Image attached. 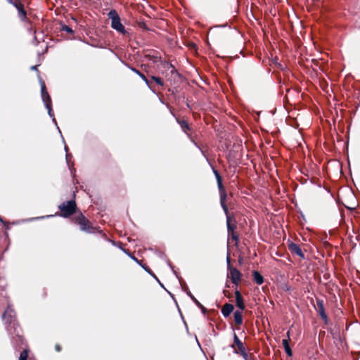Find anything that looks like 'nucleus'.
I'll return each instance as SVG.
<instances>
[{"label":"nucleus","mask_w":360,"mask_h":360,"mask_svg":"<svg viewBox=\"0 0 360 360\" xmlns=\"http://www.w3.org/2000/svg\"><path fill=\"white\" fill-rule=\"evenodd\" d=\"M6 324H8L7 331L11 338L13 347L15 349L22 348L25 345L24 338L21 328L19 326L16 319L14 309L8 305L2 315Z\"/></svg>","instance_id":"obj_1"},{"label":"nucleus","mask_w":360,"mask_h":360,"mask_svg":"<svg viewBox=\"0 0 360 360\" xmlns=\"http://www.w3.org/2000/svg\"><path fill=\"white\" fill-rule=\"evenodd\" d=\"M39 83H40V86H41V95L42 101L44 103L46 108L48 110L49 115L52 118L53 122H54L55 124L57 126L56 120L54 117V114H53V110H52L51 97H50L48 91H46V87L44 82L39 77Z\"/></svg>","instance_id":"obj_2"},{"label":"nucleus","mask_w":360,"mask_h":360,"mask_svg":"<svg viewBox=\"0 0 360 360\" xmlns=\"http://www.w3.org/2000/svg\"><path fill=\"white\" fill-rule=\"evenodd\" d=\"M109 19L111 20V27L116 30L118 33L123 35L129 34V32L125 29L124 26L122 24L120 18L115 9H112L108 13Z\"/></svg>","instance_id":"obj_3"},{"label":"nucleus","mask_w":360,"mask_h":360,"mask_svg":"<svg viewBox=\"0 0 360 360\" xmlns=\"http://www.w3.org/2000/svg\"><path fill=\"white\" fill-rule=\"evenodd\" d=\"M58 209L60 210V213L58 215L67 218L72 215L76 212L77 205L74 200H70L61 203L58 206Z\"/></svg>","instance_id":"obj_4"},{"label":"nucleus","mask_w":360,"mask_h":360,"mask_svg":"<svg viewBox=\"0 0 360 360\" xmlns=\"http://www.w3.org/2000/svg\"><path fill=\"white\" fill-rule=\"evenodd\" d=\"M75 223L79 226L82 231L88 233H94L96 231V228L91 224L90 221L81 212L75 217Z\"/></svg>","instance_id":"obj_5"},{"label":"nucleus","mask_w":360,"mask_h":360,"mask_svg":"<svg viewBox=\"0 0 360 360\" xmlns=\"http://www.w3.org/2000/svg\"><path fill=\"white\" fill-rule=\"evenodd\" d=\"M6 1L13 5L18 12V17L22 21H25L27 19V12L25 10L24 4L20 0H6Z\"/></svg>","instance_id":"obj_6"},{"label":"nucleus","mask_w":360,"mask_h":360,"mask_svg":"<svg viewBox=\"0 0 360 360\" xmlns=\"http://www.w3.org/2000/svg\"><path fill=\"white\" fill-rule=\"evenodd\" d=\"M217 186H218L219 195H220L221 206L224 212H227V205H226V200L227 195H226V191H225L224 187L222 184V179L217 181Z\"/></svg>","instance_id":"obj_7"},{"label":"nucleus","mask_w":360,"mask_h":360,"mask_svg":"<svg viewBox=\"0 0 360 360\" xmlns=\"http://www.w3.org/2000/svg\"><path fill=\"white\" fill-rule=\"evenodd\" d=\"M316 310L317 313L319 314L321 318L325 321L326 323H328V316L327 314L325 312L324 309V303L323 300L321 299H316Z\"/></svg>","instance_id":"obj_8"},{"label":"nucleus","mask_w":360,"mask_h":360,"mask_svg":"<svg viewBox=\"0 0 360 360\" xmlns=\"http://www.w3.org/2000/svg\"><path fill=\"white\" fill-rule=\"evenodd\" d=\"M229 271L232 283L238 285L240 281L241 273L235 267H229Z\"/></svg>","instance_id":"obj_9"},{"label":"nucleus","mask_w":360,"mask_h":360,"mask_svg":"<svg viewBox=\"0 0 360 360\" xmlns=\"http://www.w3.org/2000/svg\"><path fill=\"white\" fill-rule=\"evenodd\" d=\"M288 249L290 250V251L291 252L296 254L297 256L300 257L301 258H302V259L304 258V255L302 249L297 244L294 243H290L288 245Z\"/></svg>","instance_id":"obj_10"},{"label":"nucleus","mask_w":360,"mask_h":360,"mask_svg":"<svg viewBox=\"0 0 360 360\" xmlns=\"http://www.w3.org/2000/svg\"><path fill=\"white\" fill-rule=\"evenodd\" d=\"M224 213L226 217V225H227L228 236H230L231 232H234V229L236 228V225L231 224V223L232 218L229 214L228 209H227V212H224Z\"/></svg>","instance_id":"obj_11"},{"label":"nucleus","mask_w":360,"mask_h":360,"mask_svg":"<svg viewBox=\"0 0 360 360\" xmlns=\"http://www.w3.org/2000/svg\"><path fill=\"white\" fill-rule=\"evenodd\" d=\"M236 295V305L240 310L245 309V304L243 302V297L240 294V292L236 290L235 292Z\"/></svg>","instance_id":"obj_12"},{"label":"nucleus","mask_w":360,"mask_h":360,"mask_svg":"<svg viewBox=\"0 0 360 360\" xmlns=\"http://www.w3.org/2000/svg\"><path fill=\"white\" fill-rule=\"evenodd\" d=\"M233 345H236V349H238V352H241L243 350L246 349L243 342L239 339V338L235 333H233Z\"/></svg>","instance_id":"obj_13"},{"label":"nucleus","mask_w":360,"mask_h":360,"mask_svg":"<svg viewBox=\"0 0 360 360\" xmlns=\"http://www.w3.org/2000/svg\"><path fill=\"white\" fill-rule=\"evenodd\" d=\"M158 255L160 258H161L162 259L165 260L167 265L169 266V268L172 270L174 274L177 277H178V275H177V273L176 271L174 269V266L172 264L171 262L169 261V259L167 258V257L166 256V255L162 252H158Z\"/></svg>","instance_id":"obj_14"},{"label":"nucleus","mask_w":360,"mask_h":360,"mask_svg":"<svg viewBox=\"0 0 360 360\" xmlns=\"http://www.w3.org/2000/svg\"><path fill=\"white\" fill-rule=\"evenodd\" d=\"M233 305L229 303H226L224 305L221 313L224 317H228L231 313L233 311Z\"/></svg>","instance_id":"obj_15"},{"label":"nucleus","mask_w":360,"mask_h":360,"mask_svg":"<svg viewBox=\"0 0 360 360\" xmlns=\"http://www.w3.org/2000/svg\"><path fill=\"white\" fill-rule=\"evenodd\" d=\"M130 70L135 72L136 75H138V76H139L143 81H144V82L146 83V84L150 89V82L148 81V79H147V77L143 74L141 73L139 70H138L137 69H136L135 68H133V67H129Z\"/></svg>","instance_id":"obj_16"},{"label":"nucleus","mask_w":360,"mask_h":360,"mask_svg":"<svg viewBox=\"0 0 360 360\" xmlns=\"http://www.w3.org/2000/svg\"><path fill=\"white\" fill-rule=\"evenodd\" d=\"M253 280L257 285H262L264 283L263 276L257 271L252 273Z\"/></svg>","instance_id":"obj_17"},{"label":"nucleus","mask_w":360,"mask_h":360,"mask_svg":"<svg viewBox=\"0 0 360 360\" xmlns=\"http://www.w3.org/2000/svg\"><path fill=\"white\" fill-rule=\"evenodd\" d=\"M282 344L284 347L285 352L288 356H292V351L290 347L288 340H283Z\"/></svg>","instance_id":"obj_18"},{"label":"nucleus","mask_w":360,"mask_h":360,"mask_svg":"<svg viewBox=\"0 0 360 360\" xmlns=\"http://www.w3.org/2000/svg\"><path fill=\"white\" fill-rule=\"evenodd\" d=\"M231 347L233 349L234 354H240L243 358L244 360H249L248 354L246 352V349L243 350L241 352H238V349H236V347L233 345H231Z\"/></svg>","instance_id":"obj_19"},{"label":"nucleus","mask_w":360,"mask_h":360,"mask_svg":"<svg viewBox=\"0 0 360 360\" xmlns=\"http://www.w3.org/2000/svg\"><path fill=\"white\" fill-rule=\"evenodd\" d=\"M142 268L147 271L150 275L152 276V278H154L160 284V285L162 288H164V285L160 281V280L158 278V277L155 276V274L151 271V269L146 265V266H142Z\"/></svg>","instance_id":"obj_20"},{"label":"nucleus","mask_w":360,"mask_h":360,"mask_svg":"<svg viewBox=\"0 0 360 360\" xmlns=\"http://www.w3.org/2000/svg\"><path fill=\"white\" fill-rule=\"evenodd\" d=\"M184 292L188 295V296L190 297V298L192 300V301L197 305V306H201L200 302L194 297V295L191 292V291L188 290V287L186 286L184 288Z\"/></svg>","instance_id":"obj_21"},{"label":"nucleus","mask_w":360,"mask_h":360,"mask_svg":"<svg viewBox=\"0 0 360 360\" xmlns=\"http://www.w3.org/2000/svg\"><path fill=\"white\" fill-rule=\"evenodd\" d=\"M234 320L236 324L240 325L243 323V316L240 311H236L233 314Z\"/></svg>","instance_id":"obj_22"},{"label":"nucleus","mask_w":360,"mask_h":360,"mask_svg":"<svg viewBox=\"0 0 360 360\" xmlns=\"http://www.w3.org/2000/svg\"><path fill=\"white\" fill-rule=\"evenodd\" d=\"M178 123L180 124L181 129L186 133L187 130L189 129V126L186 121L177 120Z\"/></svg>","instance_id":"obj_23"},{"label":"nucleus","mask_w":360,"mask_h":360,"mask_svg":"<svg viewBox=\"0 0 360 360\" xmlns=\"http://www.w3.org/2000/svg\"><path fill=\"white\" fill-rule=\"evenodd\" d=\"M60 30L62 31H65V32H68L69 34H73L74 33V31L72 30V29L70 27H69V26H68L66 25H64V24L61 25Z\"/></svg>","instance_id":"obj_24"},{"label":"nucleus","mask_w":360,"mask_h":360,"mask_svg":"<svg viewBox=\"0 0 360 360\" xmlns=\"http://www.w3.org/2000/svg\"><path fill=\"white\" fill-rule=\"evenodd\" d=\"M151 79L155 81L158 85L160 86H164V82L162 80V79L159 77L156 76H152Z\"/></svg>","instance_id":"obj_25"},{"label":"nucleus","mask_w":360,"mask_h":360,"mask_svg":"<svg viewBox=\"0 0 360 360\" xmlns=\"http://www.w3.org/2000/svg\"><path fill=\"white\" fill-rule=\"evenodd\" d=\"M213 173L215 176L217 181L222 179L221 176H220L219 173L218 172V171L217 169H213Z\"/></svg>","instance_id":"obj_26"},{"label":"nucleus","mask_w":360,"mask_h":360,"mask_svg":"<svg viewBox=\"0 0 360 360\" xmlns=\"http://www.w3.org/2000/svg\"><path fill=\"white\" fill-rule=\"evenodd\" d=\"M229 236H231V238L233 240H234L235 241H238V236L236 235L234 232H231V234Z\"/></svg>","instance_id":"obj_27"},{"label":"nucleus","mask_w":360,"mask_h":360,"mask_svg":"<svg viewBox=\"0 0 360 360\" xmlns=\"http://www.w3.org/2000/svg\"><path fill=\"white\" fill-rule=\"evenodd\" d=\"M68 146L66 145H65V150L66 152V155H65L66 161H67L68 165H69L68 158H69V156H71V155L68 153Z\"/></svg>","instance_id":"obj_28"},{"label":"nucleus","mask_w":360,"mask_h":360,"mask_svg":"<svg viewBox=\"0 0 360 360\" xmlns=\"http://www.w3.org/2000/svg\"><path fill=\"white\" fill-rule=\"evenodd\" d=\"M226 263H227L228 269H229V267H232L231 266V258L229 255L226 257Z\"/></svg>","instance_id":"obj_29"},{"label":"nucleus","mask_w":360,"mask_h":360,"mask_svg":"<svg viewBox=\"0 0 360 360\" xmlns=\"http://www.w3.org/2000/svg\"><path fill=\"white\" fill-rule=\"evenodd\" d=\"M139 27L145 30H148L145 22H141Z\"/></svg>","instance_id":"obj_30"},{"label":"nucleus","mask_w":360,"mask_h":360,"mask_svg":"<svg viewBox=\"0 0 360 360\" xmlns=\"http://www.w3.org/2000/svg\"><path fill=\"white\" fill-rule=\"evenodd\" d=\"M202 311L203 314H205L207 312V309L205 307H203L202 304L201 306H198Z\"/></svg>","instance_id":"obj_31"},{"label":"nucleus","mask_w":360,"mask_h":360,"mask_svg":"<svg viewBox=\"0 0 360 360\" xmlns=\"http://www.w3.org/2000/svg\"><path fill=\"white\" fill-rule=\"evenodd\" d=\"M50 217H52V215H47V216H44V217H40L33 218V219H32V220L39 219H44V218Z\"/></svg>","instance_id":"obj_32"},{"label":"nucleus","mask_w":360,"mask_h":360,"mask_svg":"<svg viewBox=\"0 0 360 360\" xmlns=\"http://www.w3.org/2000/svg\"><path fill=\"white\" fill-rule=\"evenodd\" d=\"M131 259H133L134 261H136L139 265H141V266H143V264H141V262H139V260H138L134 256H131Z\"/></svg>","instance_id":"obj_33"},{"label":"nucleus","mask_w":360,"mask_h":360,"mask_svg":"<svg viewBox=\"0 0 360 360\" xmlns=\"http://www.w3.org/2000/svg\"><path fill=\"white\" fill-rule=\"evenodd\" d=\"M228 26H229L228 23H226V24H224V25H216L214 27H228Z\"/></svg>","instance_id":"obj_34"},{"label":"nucleus","mask_w":360,"mask_h":360,"mask_svg":"<svg viewBox=\"0 0 360 360\" xmlns=\"http://www.w3.org/2000/svg\"><path fill=\"white\" fill-rule=\"evenodd\" d=\"M168 65H169V67L172 68V70H171L172 73H174V72H176V69L174 68V67L172 64H168Z\"/></svg>","instance_id":"obj_35"},{"label":"nucleus","mask_w":360,"mask_h":360,"mask_svg":"<svg viewBox=\"0 0 360 360\" xmlns=\"http://www.w3.org/2000/svg\"><path fill=\"white\" fill-rule=\"evenodd\" d=\"M31 70L38 71L37 66V65L32 66Z\"/></svg>","instance_id":"obj_36"},{"label":"nucleus","mask_w":360,"mask_h":360,"mask_svg":"<svg viewBox=\"0 0 360 360\" xmlns=\"http://www.w3.org/2000/svg\"><path fill=\"white\" fill-rule=\"evenodd\" d=\"M286 340H288V341L290 340V330H288L287 332V339Z\"/></svg>","instance_id":"obj_37"},{"label":"nucleus","mask_w":360,"mask_h":360,"mask_svg":"<svg viewBox=\"0 0 360 360\" xmlns=\"http://www.w3.org/2000/svg\"><path fill=\"white\" fill-rule=\"evenodd\" d=\"M56 349L58 351V352H60V347L59 345H56Z\"/></svg>","instance_id":"obj_38"},{"label":"nucleus","mask_w":360,"mask_h":360,"mask_svg":"<svg viewBox=\"0 0 360 360\" xmlns=\"http://www.w3.org/2000/svg\"><path fill=\"white\" fill-rule=\"evenodd\" d=\"M34 41H35V45H37V44H38V43H39V41H37V37H34Z\"/></svg>","instance_id":"obj_39"},{"label":"nucleus","mask_w":360,"mask_h":360,"mask_svg":"<svg viewBox=\"0 0 360 360\" xmlns=\"http://www.w3.org/2000/svg\"><path fill=\"white\" fill-rule=\"evenodd\" d=\"M184 325H185V326H186V328L187 332H188V326H187V324H186V321H184Z\"/></svg>","instance_id":"obj_40"},{"label":"nucleus","mask_w":360,"mask_h":360,"mask_svg":"<svg viewBox=\"0 0 360 360\" xmlns=\"http://www.w3.org/2000/svg\"><path fill=\"white\" fill-rule=\"evenodd\" d=\"M0 221L3 224H5V221L3 220V219L0 217Z\"/></svg>","instance_id":"obj_41"},{"label":"nucleus","mask_w":360,"mask_h":360,"mask_svg":"<svg viewBox=\"0 0 360 360\" xmlns=\"http://www.w3.org/2000/svg\"><path fill=\"white\" fill-rule=\"evenodd\" d=\"M195 339H196V341H197V342H198V345L200 346V342H198V339H197V338H196V337H195Z\"/></svg>","instance_id":"obj_42"},{"label":"nucleus","mask_w":360,"mask_h":360,"mask_svg":"<svg viewBox=\"0 0 360 360\" xmlns=\"http://www.w3.org/2000/svg\"><path fill=\"white\" fill-rule=\"evenodd\" d=\"M57 128H58V129L59 133L61 134V131L60 130L59 127H57Z\"/></svg>","instance_id":"obj_43"}]
</instances>
